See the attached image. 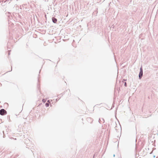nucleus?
<instances>
[{"label":"nucleus","mask_w":158,"mask_h":158,"mask_svg":"<svg viewBox=\"0 0 158 158\" xmlns=\"http://www.w3.org/2000/svg\"><path fill=\"white\" fill-rule=\"evenodd\" d=\"M140 72H143L142 68V67H141L140 68Z\"/></svg>","instance_id":"39448f33"},{"label":"nucleus","mask_w":158,"mask_h":158,"mask_svg":"<svg viewBox=\"0 0 158 158\" xmlns=\"http://www.w3.org/2000/svg\"><path fill=\"white\" fill-rule=\"evenodd\" d=\"M6 111L4 109H2L0 110V114L2 115L6 114Z\"/></svg>","instance_id":"f257e3e1"},{"label":"nucleus","mask_w":158,"mask_h":158,"mask_svg":"<svg viewBox=\"0 0 158 158\" xmlns=\"http://www.w3.org/2000/svg\"><path fill=\"white\" fill-rule=\"evenodd\" d=\"M52 20L53 22L54 23H56L57 21V19L54 17L52 18Z\"/></svg>","instance_id":"f03ea898"},{"label":"nucleus","mask_w":158,"mask_h":158,"mask_svg":"<svg viewBox=\"0 0 158 158\" xmlns=\"http://www.w3.org/2000/svg\"><path fill=\"white\" fill-rule=\"evenodd\" d=\"M46 105L47 107H48L49 106V104L48 103H46Z\"/></svg>","instance_id":"20e7f679"},{"label":"nucleus","mask_w":158,"mask_h":158,"mask_svg":"<svg viewBox=\"0 0 158 158\" xmlns=\"http://www.w3.org/2000/svg\"><path fill=\"white\" fill-rule=\"evenodd\" d=\"M124 80L126 81V79H124Z\"/></svg>","instance_id":"1a4fd4ad"},{"label":"nucleus","mask_w":158,"mask_h":158,"mask_svg":"<svg viewBox=\"0 0 158 158\" xmlns=\"http://www.w3.org/2000/svg\"><path fill=\"white\" fill-rule=\"evenodd\" d=\"M124 80L126 81V79H124Z\"/></svg>","instance_id":"0eeeda50"},{"label":"nucleus","mask_w":158,"mask_h":158,"mask_svg":"<svg viewBox=\"0 0 158 158\" xmlns=\"http://www.w3.org/2000/svg\"><path fill=\"white\" fill-rule=\"evenodd\" d=\"M125 86H127V84H126V83L125 82Z\"/></svg>","instance_id":"423d86ee"},{"label":"nucleus","mask_w":158,"mask_h":158,"mask_svg":"<svg viewBox=\"0 0 158 158\" xmlns=\"http://www.w3.org/2000/svg\"><path fill=\"white\" fill-rule=\"evenodd\" d=\"M143 75V72H140L139 75V77L140 78Z\"/></svg>","instance_id":"7ed1b4c3"},{"label":"nucleus","mask_w":158,"mask_h":158,"mask_svg":"<svg viewBox=\"0 0 158 158\" xmlns=\"http://www.w3.org/2000/svg\"><path fill=\"white\" fill-rule=\"evenodd\" d=\"M124 80L126 81V79H124Z\"/></svg>","instance_id":"6e6552de"}]
</instances>
